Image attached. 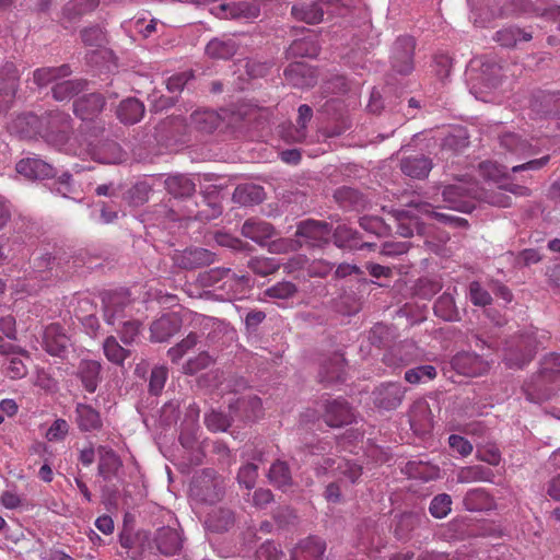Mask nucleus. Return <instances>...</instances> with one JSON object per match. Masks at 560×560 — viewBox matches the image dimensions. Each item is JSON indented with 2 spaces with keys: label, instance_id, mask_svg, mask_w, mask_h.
I'll return each instance as SVG.
<instances>
[{
  "label": "nucleus",
  "instance_id": "f257e3e1",
  "mask_svg": "<svg viewBox=\"0 0 560 560\" xmlns=\"http://www.w3.org/2000/svg\"><path fill=\"white\" fill-rule=\"evenodd\" d=\"M560 389V353L545 357L541 368L526 380L522 390L528 401L541 404L551 399Z\"/></svg>",
  "mask_w": 560,
  "mask_h": 560
},
{
  "label": "nucleus",
  "instance_id": "f03ea898",
  "mask_svg": "<svg viewBox=\"0 0 560 560\" xmlns=\"http://www.w3.org/2000/svg\"><path fill=\"white\" fill-rule=\"evenodd\" d=\"M225 478L213 468H203L191 478L189 497L198 503L214 504L225 497Z\"/></svg>",
  "mask_w": 560,
  "mask_h": 560
},
{
  "label": "nucleus",
  "instance_id": "7ed1b4c3",
  "mask_svg": "<svg viewBox=\"0 0 560 560\" xmlns=\"http://www.w3.org/2000/svg\"><path fill=\"white\" fill-rule=\"evenodd\" d=\"M479 184L472 178H463L455 184L446 185L442 189L443 201L447 208L464 213H470L478 201Z\"/></svg>",
  "mask_w": 560,
  "mask_h": 560
},
{
  "label": "nucleus",
  "instance_id": "20e7f679",
  "mask_svg": "<svg viewBox=\"0 0 560 560\" xmlns=\"http://www.w3.org/2000/svg\"><path fill=\"white\" fill-rule=\"evenodd\" d=\"M199 281L203 287L217 288L225 292V299H232L237 292H242L248 285L249 277L237 275L231 268H211L199 275Z\"/></svg>",
  "mask_w": 560,
  "mask_h": 560
},
{
  "label": "nucleus",
  "instance_id": "39448f33",
  "mask_svg": "<svg viewBox=\"0 0 560 560\" xmlns=\"http://www.w3.org/2000/svg\"><path fill=\"white\" fill-rule=\"evenodd\" d=\"M416 39L412 36H399L392 46L389 63L393 72L409 75L415 69Z\"/></svg>",
  "mask_w": 560,
  "mask_h": 560
},
{
  "label": "nucleus",
  "instance_id": "423d86ee",
  "mask_svg": "<svg viewBox=\"0 0 560 560\" xmlns=\"http://www.w3.org/2000/svg\"><path fill=\"white\" fill-rule=\"evenodd\" d=\"M332 224L314 219L302 220L296 224L295 237L303 238L311 247H324L330 243Z\"/></svg>",
  "mask_w": 560,
  "mask_h": 560
},
{
  "label": "nucleus",
  "instance_id": "0eeeda50",
  "mask_svg": "<svg viewBox=\"0 0 560 560\" xmlns=\"http://www.w3.org/2000/svg\"><path fill=\"white\" fill-rule=\"evenodd\" d=\"M322 408V418L330 428H342L355 421L354 409L345 398L327 399Z\"/></svg>",
  "mask_w": 560,
  "mask_h": 560
},
{
  "label": "nucleus",
  "instance_id": "6e6552de",
  "mask_svg": "<svg viewBox=\"0 0 560 560\" xmlns=\"http://www.w3.org/2000/svg\"><path fill=\"white\" fill-rule=\"evenodd\" d=\"M20 85V73L12 61L0 65V114L7 113L15 98Z\"/></svg>",
  "mask_w": 560,
  "mask_h": 560
},
{
  "label": "nucleus",
  "instance_id": "1a4fd4ad",
  "mask_svg": "<svg viewBox=\"0 0 560 560\" xmlns=\"http://www.w3.org/2000/svg\"><path fill=\"white\" fill-rule=\"evenodd\" d=\"M222 211L223 208L219 201V191L215 189L199 194L198 200L195 201L194 207H187L188 218L203 223L219 218Z\"/></svg>",
  "mask_w": 560,
  "mask_h": 560
},
{
  "label": "nucleus",
  "instance_id": "9d476101",
  "mask_svg": "<svg viewBox=\"0 0 560 560\" xmlns=\"http://www.w3.org/2000/svg\"><path fill=\"white\" fill-rule=\"evenodd\" d=\"M71 347V339L62 325L52 323L45 327L43 331V348L48 354L66 359Z\"/></svg>",
  "mask_w": 560,
  "mask_h": 560
},
{
  "label": "nucleus",
  "instance_id": "9b49d317",
  "mask_svg": "<svg viewBox=\"0 0 560 560\" xmlns=\"http://www.w3.org/2000/svg\"><path fill=\"white\" fill-rule=\"evenodd\" d=\"M172 259L174 265L183 270H195L214 264L217 255L207 248L191 246L176 250Z\"/></svg>",
  "mask_w": 560,
  "mask_h": 560
},
{
  "label": "nucleus",
  "instance_id": "f8f14e48",
  "mask_svg": "<svg viewBox=\"0 0 560 560\" xmlns=\"http://www.w3.org/2000/svg\"><path fill=\"white\" fill-rule=\"evenodd\" d=\"M70 116L60 110H49L40 116V137L47 142L63 141L70 130Z\"/></svg>",
  "mask_w": 560,
  "mask_h": 560
},
{
  "label": "nucleus",
  "instance_id": "ddd939ff",
  "mask_svg": "<svg viewBox=\"0 0 560 560\" xmlns=\"http://www.w3.org/2000/svg\"><path fill=\"white\" fill-rule=\"evenodd\" d=\"M529 108L536 118L560 119V91H537L533 93Z\"/></svg>",
  "mask_w": 560,
  "mask_h": 560
},
{
  "label": "nucleus",
  "instance_id": "4468645a",
  "mask_svg": "<svg viewBox=\"0 0 560 560\" xmlns=\"http://www.w3.org/2000/svg\"><path fill=\"white\" fill-rule=\"evenodd\" d=\"M406 388L399 383H383L372 392L373 404L383 410H395L405 397Z\"/></svg>",
  "mask_w": 560,
  "mask_h": 560
},
{
  "label": "nucleus",
  "instance_id": "2eb2a0df",
  "mask_svg": "<svg viewBox=\"0 0 560 560\" xmlns=\"http://www.w3.org/2000/svg\"><path fill=\"white\" fill-rule=\"evenodd\" d=\"M103 318L108 325L125 320V310L130 304L129 295L121 292H105L102 295Z\"/></svg>",
  "mask_w": 560,
  "mask_h": 560
},
{
  "label": "nucleus",
  "instance_id": "dca6fc26",
  "mask_svg": "<svg viewBox=\"0 0 560 560\" xmlns=\"http://www.w3.org/2000/svg\"><path fill=\"white\" fill-rule=\"evenodd\" d=\"M451 366L458 374L468 377L480 376L489 370V363L482 355L465 351L452 358Z\"/></svg>",
  "mask_w": 560,
  "mask_h": 560
},
{
  "label": "nucleus",
  "instance_id": "f3484780",
  "mask_svg": "<svg viewBox=\"0 0 560 560\" xmlns=\"http://www.w3.org/2000/svg\"><path fill=\"white\" fill-rule=\"evenodd\" d=\"M229 411L233 422L249 423L256 421L261 413V399L257 396L240 397L230 402Z\"/></svg>",
  "mask_w": 560,
  "mask_h": 560
},
{
  "label": "nucleus",
  "instance_id": "a211bd4d",
  "mask_svg": "<svg viewBox=\"0 0 560 560\" xmlns=\"http://www.w3.org/2000/svg\"><path fill=\"white\" fill-rule=\"evenodd\" d=\"M72 107L81 120H94L105 108V95L100 92L83 94L73 101Z\"/></svg>",
  "mask_w": 560,
  "mask_h": 560
},
{
  "label": "nucleus",
  "instance_id": "6ab92c4d",
  "mask_svg": "<svg viewBox=\"0 0 560 560\" xmlns=\"http://www.w3.org/2000/svg\"><path fill=\"white\" fill-rule=\"evenodd\" d=\"M16 172L27 179L45 180L57 176L58 171L51 164L38 158H25L15 165Z\"/></svg>",
  "mask_w": 560,
  "mask_h": 560
},
{
  "label": "nucleus",
  "instance_id": "aec40b11",
  "mask_svg": "<svg viewBox=\"0 0 560 560\" xmlns=\"http://www.w3.org/2000/svg\"><path fill=\"white\" fill-rule=\"evenodd\" d=\"M433 165V160L424 153L406 155L399 160V168L401 173L405 176L418 180L428 178Z\"/></svg>",
  "mask_w": 560,
  "mask_h": 560
},
{
  "label": "nucleus",
  "instance_id": "412c9836",
  "mask_svg": "<svg viewBox=\"0 0 560 560\" xmlns=\"http://www.w3.org/2000/svg\"><path fill=\"white\" fill-rule=\"evenodd\" d=\"M285 81L298 89L313 88L317 83L316 71L305 62H292L283 71Z\"/></svg>",
  "mask_w": 560,
  "mask_h": 560
},
{
  "label": "nucleus",
  "instance_id": "4be33fe9",
  "mask_svg": "<svg viewBox=\"0 0 560 560\" xmlns=\"http://www.w3.org/2000/svg\"><path fill=\"white\" fill-rule=\"evenodd\" d=\"M40 116L32 112L20 113L8 125L11 133L18 135L22 139H33L40 137Z\"/></svg>",
  "mask_w": 560,
  "mask_h": 560
},
{
  "label": "nucleus",
  "instance_id": "5701e85b",
  "mask_svg": "<svg viewBox=\"0 0 560 560\" xmlns=\"http://www.w3.org/2000/svg\"><path fill=\"white\" fill-rule=\"evenodd\" d=\"M151 544L160 553L170 557L180 551L183 538L177 529L164 526L156 529Z\"/></svg>",
  "mask_w": 560,
  "mask_h": 560
},
{
  "label": "nucleus",
  "instance_id": "b1692460",
  "mask_svg": "<svg viewBox=\"0 0 560 560\" xmlns=\"http://www.w3.org/2000/svg\"><path fill=\"white\" fill-rule=\"evenodd\" d=\"M183 320L177 313H166L155 319L151 326V339L155 342L167 341L179 331Z\"/></svg>",
  "mask_w": 560,
  "mask_h": 560
},
{
  "label": "nucleus",
  "instance_id": "393cba45",
  "mask_svg": "<svg viewBox=\"0 0 560 560\" xmlns=\"http://www.w3.org/2000/svg\"><path fill=\"white\" fill-rule=\"evenodd\" d=\"M470 144V135L467 128L462 126L453 127L442 139L440 143L443 156L457 155L464 152Z\"/></svg>",
  "mask_w": 560,
  "mask_h": 560
},
{
  "label": "nucleus",
  "instance_id": "a878e982",
  "mask_svg": "<svg viewBox=\"0 0 560 560\" xmlns=\"http://www.w3.org/2000/svg\"><path fill=\"white\" fill-rule=\"evenodd\" d=\"M326 541L315 535L300 540L291 553V560H322Z\"/></svg>",
  "mask_w": 560,
  "mask_h": 560
},
{
  "label": "nucleus",
  "instance_id": "bb28decb",
  "mask_svg": "<svg viewBox=\"0 0 560 560\" xmlns=\"http://www.w3.org/2000/svg\"><path fill=\"white\" fill-rule=\"evenodd\" d=\"M226 18L253 22L260 16V2L258 0H243L220 5Z\"/></svg>",
  "mask_w": 560,
  "mask_h": 560
},
{
  "label": "nucleus",
  "instance_id": "cd10ccee",
  "mask_svg": "<svg viewBox=\"0 0 560 560\" xmlns=\"http://www.w3.org/2000/svg\"><path fill=\"white\" fill-rule=\"evenodd\" d=\"M235 525V513L232 509L218 506L207 514L205 528L211 533L223 534Z\"/></svg>",
  "mask_w": 560,
  "mask_h": 560
},
{
  "label": "nucleus",
  "instance_id": "c85d7f7f",
  "mask_svg": "<svg viewBox=\"0 0 560 560\" xmlns=\"http://www.w3.org/2000/svg\"><path fill=\"white\" fill-rule=\"evenodd\" d=\"M345 366L346 359L343 355L335 352L331 357L322 363L318 372L319 382L325 385L343 382L346 373Z\"/></svg>",
  "mask_w": 560,
  "mask_h": 560
},
{
  "label": "nucleus",
  "instance_id": "c756f323",
  "mask_svg": "<svg viewBox=\"0 0 560 560\" xmlns=\"http://www.w3.org/2000/svg\"><path fill=\"white\" fill-rule=\"evenodd\" d=\"M241 233L244 237L254 241L260 246H265L268 240L276 236L277 231L269 222L247 219L242 225Z\"/></svg>",
  "mask_w": 560,
  "mask_h": 560
},
{
  "label": "nucleus",
  "instance_id": "7c9ffc66",
  "mask_svg": "<svg viewBox=\"0 0 560 560\" xmlns=\"http://www.w3.org/2000/svg\"><path fill=\"white\" fill-rule=\"evenodd\" d=\"M98 454L97 472L105 481L112 480L117 477L118 471L122 467V462L118 454L110 447L100 445L96 448Z\"/></svg>",
  "mask_w": 560,
  "mask_h": 560
},
{
  "label": "nucleus",
  "instance_id": "2f4dec72",
  "mask_svg": "<svg viewBox=\"0 0 560 560\" xmlns=\"http://www.w3.org/2000/svg\"><path fill=\"white\" fill-rule=\"evenodd\" d=\"M145 113L144 104L137 97L130 96L122 100L116 109V117L124 125L138 124Z\"/></svg>",
  "mask_w": 560,
  "mask_h": 560
},
{
  "label": "nucleus",
  "instance_id": "473e14b6",
  "mask_svg": "<svg viewBox=\"0 0 560 560\" xmlns=\"http://www.w3.org/2000/svg\"><path fill=\"white\" fill-rule=\"evenodd\" d=\"M74 413V421L81 432L100 431L103 428L100 412L91 405L78 402Z\"/></svg>",
  "mask_w": 560,
  "mask_h": 560
},
{
  "label": "nucleus",
  "instance_id": "72a5a7b5",
  "mask_svg": "<svg viewBox=\"0 0 560 560\" xmlns=\"http://www.w3.org/2000/svg\"><path fill=\"white\" fill-rule=\"evenodd\" d=\"M330 237L334 245L340 249L358 250L364 248V245H361V234L347 224L332 228Z\"/></svg>",
  "mask_w": 560,
  "mask_h": 560
},
{
  "label": "nucleus",
  "instance_id": "f704fd0d",
  "mask_svg": "<svg viewBox=\"0 0 560 560\" xmlns=\"http://www.w3.org/2000/svg\"><path fill=\"white\" fill-rule=\"evenodd\" d=\"M332 197L338 206L346 210L361 211L368 206L365 196L352 187L341 186L334 191Z\"/></svg>",
  "mask_w": 560,
  "mask_h": 560
},
{
  "label": "nucleus",
  "instance_id": "c9c22d12",
  "mask_svg": "<svg viewBox=\"0 0 560 560\" xmlns=\"http://www.w3.org/2000/svg\"><path fill=\"white\" fill-rule=\"evenodd\" d=\"M165 189L176 199H188L196 192V183L194 178L185 174H175L168 176L165 182Z\"/></svg>",
  "mask_w": 560,
  "mask_h": 560
},
{
  "label": "nucleus",
  "instance_id": "e433bc0d",
  "mask_svg": "<svg viewBox=\"0 0 560 560\" xmlns=\"http://www.w3.org/2000/svg\"><path fill=\"white\" fill-rule=\"evenodd\" d=\"M265 199L264 187L253 183L237 185L232 195L233 202L244 207L259 205Z\"/></svg>",
  "mask_w": 560,
  "mask_h": 560
},
{
  "label": "nucleus",
  "instance_id": "4c0bfd02",
  "mask_svg": "<svg viewBox=\"0 0 560 560\" xmlns=\"http://www.w3.org/2000/svg\"><path fill=\"white\" fill-rule=\"evenodd\" d=\"M86 79H71L57 82L51 88V95L58 102H65L79 95L88 89Z\"/></svg>",
  "mask_w": 560,
  "mask_h": 560
},
{
  "label": "nucleus",
  "instance_id": "58836bf2",
  "mask_svg": "<svg viewBox=\"0 0 560 560\" xmlns=\"http://www.w3.org/2000/svg\"><path fill=\"white\" fill-rule=\"evenodd\" d=\"M102 366L94 360H82L78 366L75 375L80 378L83 387L89 393H94L100 383Z\"/></svg>",
  "mask_w": 560,
  "mask_h": 560
},
{
  "label": "nucleus",
  "instance_id": "ea45409f",
  "mask_svg": "<svg viewBox=\"0 0 560 560\" xmlns=\"http://www.w3.org/2000/svg\"><path fill=\"white\" fill-rule=\"evenodd\" d=\"M500 145L508 152L520 156L527 158L535 153L533 145L528 140L523 139L514 132H505L499 137Z\"/></svg>",
  "mask_w": 560,
  "mask_h": 560
},
{
  "label": "nucleus",
  "instance_id": "a19ab883",
  "mask_svg": "<svg viewBox=\"0 0 560 560\" xmlns=\"http://www.w3.org/2000/svg\"><path fill=\"white\" fill-rule=\"evenodd\" d=\"M291 14L296 21L304 22L306 24H318L323 21L324 10L316 0L311 3L294 4L291 8Z\"/></svg>",
  "mask_w": 560,
  "mask_h": 560
},
{
  "label": "nucleus",
  "instance_id": "79ce46f5",
  "mask_svg": "<svg viewBox=\"0 0 560 560\" xmlns=\"http://www.w3.org/2000/svg\"><path fill=\"white\" fill-rule=\"evenodd\" d=\"M434 315L444 322H459L462 316L458 307L456 306L453 295L448 292L440 295L434 302Z\"/></svg>",
  "mask_w": 560,
  "mask_h": 560
},
{
  "label": "nucleus",
  "instance_id": "37998d69",
  "mask_svg": "<svg viewBox=\"0 0 560 560\" xmlns=\"http://www.w3.org/2000/svg\"><path fill=\"white\" fill-rule=\"evenodd\" d=\"M238 49L234 38H213L206 46V54L213 59H230Z\"/></svg>",
  "mask_w": 560,
  "mask_h": 560
},
{
  "label": "nucleus",
  "instance_id": "c03bdc74",
  "mask_svg": "<svg viewBox=\"0 0 560 560\" xmlns=\"http://www.w3.org/2000/svg\"><path fill=\"white\" fill-rule=\"evenodd\" d=\"M100 4V0H73L66 3L62 8V18L68 23H75L83 15L95 10Z\"/></svg>",
  "mask_w": 560,
  "mask_h": 560
},
{
  "label": "nucleus",
  "instance_id": "a18cd8bd",
  "mask_svg": "<svg viewBox=\"0 0 560 560\" xmlns=\"http://www.w3.org/2000/svg\"><path fill=\"white\" fill-rule=\"evenodd\" d=\"M463 505L470 512L487 511L493 506V500L486 490L471 489L465 494Z\"/></svg>",
  "mask_w": 560,
  "mask_h": 560
},
{
  "label": "nucleus",
  "instance_id": "49530a36",
  "mask_svg": "<svg viewBox=\"0 0 560 560\" xmlns=\"http://www.w3.org/2000/svg\"><path fill=\"white\" fill-rule=\"evenodd\" d=\"M71 72V68L67 63L59 67H44L34 71L33 80L37 86L43 88L57 79L69 77Z\"/></svg>",
  "mask_w": 560,
  "mask_h": 560
},
{
  "label": "nucleus",
  "instance_id": "de8ad7c7",
  "mask_svg": "<svg viewBox=\"0 0 560 560\" xmlns=\"http://www.w3.org/2000/svg\"><path fill=\"white\" fill-rule=\"evenodd\" d=\"M190 124L200 132L211 133L221 125V117L213 110H196L190 115Z\"/></svg>",
  "mask_w": 560,
  "mask_h": 560
},
{
  "label": "nucleus",
  "instance_id": "09e8293b",
  "mask_svg": "<svg viewBox=\"0 0 560 560\" xmlns=\"http://www.w3.org/2000/svg\"><path fill=\"white\" fill-rule=\"evenodd\" d=\"M58 265L57 258L50 253L34 257L32 262L33 277L40 281L50 280L54 277L52 271ZM55 277H58V273Z\"/></svg>",
  "mask_w": 560,
  "mask_h": 560
},
{
  "label": "nucleus",
  "instance_id": "8fccbe9b",
  "mask_svg": "<svg viewBox=\"0 0 560 560\" xmlns=\"http://www.w3.org/2000/svg\"><path fill=\"white\" fill-rule=\"evenodd\" d=\"M533 38L532 32L515 26L502 28L495 33L494 39L502 47H515L518 42H529Z\"/></svg>",
  "mask_w": 560,
  "mask_h": 560
},
{
  "label": "nucleus",
  "instance_id": "3c124183",
  "mask_svg": "<svg viewBox=\"0 0 560 560\" xmlns=\"http://www.w3.org/2000/svg\"><path fill=\"white\" fill-rule=\"evenodd\" d=\"M319 54V46L312 38L295 39L288 47L287 58H315Z\"/></svg>",
  "mask_w": 560,
  "mask_h": 560
},
{
  "label": "nucleus",
  "instance_id": "603ef678",
  "mask_svg": "<svg viewBox=\"0 0 560 560\" xmlns=\"http://www.w3.org/2000/svg\"><path fill=\"white\" fill-rule=\"evenodd\" d=\"M187 122L185 117L182 115L168 116L165 119L161 120L155 130L158 132H165L166 135L162 137V139H174L178 136H182L186 132Z\"/></svg>",
  "mask_w": 560,
  "mask_h": 560
},
{
  "label": "nucleus",
  "instance_id": "864d4df0",
  "mask_svg": "<svg viewBox=\"0 0 560 560\" xmlns=\"http://www.w3.org/2000/svg\"><path fill=\"white\" fill-rule=\"evenodd\" d=\"M489 177L492 178L495 183H498V188L501 190L511 192L515 196L523 197H528L532 194L528 187L508 182V179L510 178L509 174L502 172L497 166L493 167V173H489Z\"/></svg>",
  "mask_w": 560,
  "mask_h": 560
},
{
  "label": "nucleus",
  "instance_id": "5fc2aeb1",
  "mask_svg": "<svg viewBox=\"0 0 560 560\" xmlns=\"http://www.w3.org/2000/svg\"><path fill=\"white\" fill-rule=\"evenodd\" d=\"M269 481L277 488L284 489L292 485L291 470L287 462L276 460L268 472Z\"/></svg>",
  "mask_w": 560,
  "mask_h": 560
},
{
  "label": "nucleus",
  "instance_id": "6e6d98bb",
  "mask_svg": "<svg viewBox=\"0 0 560 560\" xmlns=\"http://www.w3.org/2000/svg\"><path fill=\"white\" fill-rule=\"evenodd\" d=\"M54 182L49 185V189L51 192L60 195L65 198L75 199V195L78 190L75 188L72 174L69 172H63L52 178Z\"/></svg>",
  "mask_w": 560,
  "mask_h": 560
},
{
  "label": "nucleus",
  "instance_id": "4d7b16f0",
  "mask_svg": "<svg viewBox=\"0 0 560 560\" xmlns=\"http://www.w3.org/2000/svg\"><path fill=\"white\" fill-rule=\"evenodd\" d=\"M119 542L121 547L126 549H132L139 546L141 548V552H144L147 549L152 550V544L148 532H138L136 535H132L129 532L122 530L119 535Z\"/></svg>",
  "mask_w": 560,
  "mask_h": 560
},
{
  "label": "nucleus",
  "instance_id": "13d9d810",
  "mask_svg": "<svg viewBox=\"0 0 560 560\" xmlns=\"http://www.w3.org/2000/svg\"><path fill=\"white\" fill-rule=\"evenodd\" d=\"M103 348L106 358L114 364L121 365L126 358L130 355V351L122 348L114 336L105 339Z\"/></svg>",
  "mask_w": 560,
  "mask_h": 560
},
{
  "label": "nucleus",
  "instance_id": "bf43d9fd",
  "mask_svg": "<svg viewBox=\"0 0 560 560\" xmlns=\"http://www.w3.org/2000/svg\"><path fill=\"white\" fill-rule=\"evenodd\" d=\"M478 201L489 203L500 208H509L512 206V198L504 190H487L479 186Z\"/></svg>",
  "mask_w": 560,
  "mask_h": 560
},
{
  "label": "nucleus",
  "instance_id": "052dcab7",
  "mask_svg": "<svg viewBox=\"0 0 560 560\" xmlns=\"http://www.w3.org/2000/svg\"><path fill=\"white\" fill-rule=\"evenodd\" d=\"M436 374V369L433 365H418L405 372V380L410 384H420L434 380Z\"/></svg>",
  "mask_w": 560,
  "mask_h": 560
},
{
  "label": "nucleus",
  "instance_id": "680f3d73",
  "mask_svg": "<svg viewBox=\"0 0 560 560\" xmlns=\"http://www.w3.org/2000/svg\"><path fill=\"white\" fill-rule=\"evenodd\" d=\"M168 377V370L164 365H155L151 369L148 392L152 396H160Z\"/></svg>",
  "mask_w": 560,
  "mask_h": 560
},
{
  "label": "nucleus",
  "instance_id": "e2e57ef3",
  "mask_svg": "<svg viewBox=\"0 0 560 560\" xmlns=\"http://www.w3.org/2000/svg\"><path fill=\"white\" fill-rule=\"evenodd\" d=\"M100 161L105 164H116L124 160L125 152L115 141H105L98 148Z\"/></svg>",
  "mask_w": 560,
  "mask_h": 560
},
{
  "label": "nucleus",
  "instance_id": "0e129e2a",
  "mask_svg": "<svg viewBox=\"0 0 560 560\" xmlns=\"http://www.w3.org/2000/svg\"><path fill=\"white\" fill-rule=\"evenodd\" d=\"M452 503L453 501L450 494L439 493L431 500L429 512L434 518H444L451 513Z\"/></svg>",
  "mask_w": 560,
  "mask_h": 560
},
{
  "label": "nucleus",
  "instance_id": "69168bd1",
  "mask_svg": "<svg viewBox=\"0 0 560 560\" xmlns=\"http://www.w3.org/2000/svg\"><path fill=\"white\" fill-rule=\"evenodd\" d=\"M493 471L482 465L469 466L465 467L460 470L458 478L462 482H471V481H490L493 477Z\"/></svg>",
  "mask_w": 560,
  "mask_h": 560
},
{
  "label": "nucleus",
  "instance_id": "338daca9",
  "mask_svg": "<svg viewBox=\"0 0 560 560\" xmlns=\"http://www.w3.org/2000/svg\"><path fill=\"white\" fill-rule=\"evenodd\" d=\"M214 241L218 245L235 252L247 253L253 249V246L249 243L225 232H217Z\"/></svg>",
  "mask_w": 560,
  "mask_h": 560
},
{
  "label": "nucleus",
  "instance_id": "774afa93",
  "mask_svg": "<svg viewBox=\"0 0 560 560\" xmlns=\"http://www.w3.org/2000/svg\"><path fill=\"white\" fill-rule=\"evenodd\" d=\"M205 423L211 431H226L233 422L231 419V412L223 413L221 411L212 410L205 417Z\"/></svg>",
  "mask_w": 560,
  "mask_h": 560
}]
</instances>
